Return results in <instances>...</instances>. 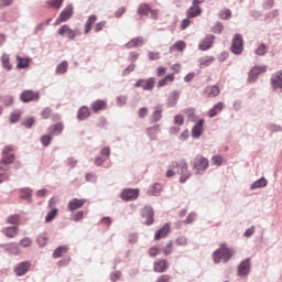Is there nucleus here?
Returning a JSON list of instances; mask_svg holds the SVG:
<instances>
[{
    "instance_id": "58836bf2",
    "label": "nucleus",
    "mask_w": 282,
    "mask_h": 282,
    "mask_svg": "<svg viewBox=\"0 0 282 282\" xmlns=\"http://www.w3.org/2000/svg\"><path fill=\"white\" fill-rule=\"evenodd\" d=\"M254 54H257V56H265V54H268V45L265 43L258 45Z\"/></svg>"
},
{
    "instance_id": "f03ea898",
    "label": "nucleus",
    "mask_w": 282,
    "mask_h": 282,
    "mask_svg": "<svg viewBox=\"0 0 282 282\" xmlns=\"http://www.w3.org/2000/svg\"><path fill=\"white\" fill-rule=\"evenodd\" d=\"M14 151L12 145H6L2 150V160L0 161V184L3 180H8V169H10L9 164H12L15 160V155L10 153Z\"/></svg>"
},
{
    "instance_id": "4468645a",
    "label": "nucleus",
    "mask_w": 282,
    "mask_h": 282,
    "mask_svg": "<svg viewBox=\"0 0 282 282\" xmlns=\"http://www.w3.org/2000/svg\"><path fill=\"white\" fill-rule=\"evenodd\" d=\"M267 69L268 68L265 66H254L249 73V77H248L249 83H254L259 74H265Z\"/></svg>"
},
{
    "instance_id": "a18cd8bd",
    "label": "nucleus",
    "mask_w": 282,
    "mask_h": 282,
    "mask_svg": "<svg viewBox=\"0 0 282 282\" xmlns=\"http://www.w3.org/2000/svg\"><path fill=\"white\" fill-rule=\"evenodd\" d=\"M40 142L43 144V147H50V144H52V135H42Z\"/></svg>"
},
{
    "instance_id": "423d86ee",
    "label": "nucleus",
    "mask_w": 282,
    "mask_h": 282,
    "mask_svg": "<svg viewBox=\"0 0 282 282\" xmlns=\"http://www.w3.org/2000/svg\"><path fill=\"white\" fill-rule=\"evenodd\" d=\"M41 98V94L34 90H24L20 95V100L22 102H36Z\"/></svg>"
},
{
    "instance_id": "69168bd1",
    "label": "nucleus",
    "mask_w": 282,
    "mask_h": 282,
    "mask_svg": "<svg viewBox=\"0 0 282 282\" xmlns=\"http://www.w3.org/2000/svg\"><path fill=\"white\" fill-rule=\"evenodd\" d=\"M188 243V240L186 237H178L176 239V246H186Z\"/></svg>"
},
{
    "instance_id": "c756f323",
    "label": "nucleus",
    "mask_w": 282,
    "mask_h": 282,
    "mask_svg": "<svg viewBox=\"0 0 282 282\" xmlns=\"http://www.w3.org/2000/svg\"><path fill=\"white\" fill-rule=\"evenodd\" d=\"M91 116V112L89 111V108L87 106H83L79 108L77 112L78 120H87Z\"/></svg>"
},
{
    "instance_id": "f704fd0d",
    "label": "nucleus",
    "mask_w": 282,
    "mask_h": 282,
    "mask_svg": "<svg viewBox=\"0 0 282 282\" xmlns=\"http://www.w3.org/2000/svg\"><path fill=\"white\" fill-rule=\"evenodd\" d=\"M215 63L214 56H205L199 59L200 67H210Z\"/></svg>"
},
{
    "instance_id": "e2e57ef3",
    "label": "nucleus",
    "mask_w": 282,
    "mask_h": 282,
    "mask_svg": "<svg viewBox=\"0 0 282 282\" xmlns=\"http://www.w3.org/2000/svg\"><path fill=\"white\" fill-rule=\"evenodd\" d=\"M4 105L7 107H10V106L14 105V97H12L10 95L6 96L4 97Z\"/></svg>"
},
{
    "instance_id": "6ab92c4d",
    "label": "nucleus",
    "mask_w": 282,
    "mask_h": 282,
    "mask_svg": "<svg viewBox=\"0 0 282 282\" xmlns=\"http://www.w3.org/2000/svg\"><path fill=\"white\" fill-rule=\"evenodd\" d=\"M219 94H221V90L219 89V86H207L204 90V95L207 98H217V96H219Z\"/></svg>"
},
{
    "instance_id": "a19ab883",
    "label": "nucleus",
    "mask_w": 282,
    "mask_h": 282,
    "mask_svg": "<svg viewBox=\"0 0 282 282\" xmlns=\"http://www.w3.org/2000/svg\"><path fill=\"white\" fill-rule=\"evenodd\" d=\"M161 119H162V108L156 107L154 108L151 120L152 122H160Z\"/></svg>"
},
{
    "instance_id": "2eb2a0df",
    "label": "nucleus",
    "mask_w": 282,
    "mask_h": 282,
    "mask_svg": "<svg viewBox=\"0 0 282 282\" xmlns=\"http://www.w3.org/2000/svg\"><path fill=\"white\" fill-rule=\"evenodd\" d=\"M169 270V261L167 260H156L153 263V271L158 272L159 274H162L163 272H166Z\"/></svg>"
},
{
    "instance_id": "1a4fd4ad",
    "label": "nucleus",
    "mask_w": 282,
    "mask_h": 282,
    "mask_svg": "<svg viewBox=\"0 0 282 282\" xmlns=\"http://www.w3.org/2000/svg\"><path fill=\"white\" fill-rule=\"evenodd\" d=\"M30 268H32V262L23 261L14 267L13 272L17 274V276H23L30 272Z\"/></svg>"
},
{
    "instance_id": "9b49d317",
    "label": "nucleus",
    "mask_w": 282,
    "mask_h": 282,
    "mask_svg": "<svg viewBox=\"0 0 282 282\" xmlns=\"http://www.w3.org/2000/svg\"><path fill=\"white\" fill-rule=\"evenodd\" d=\"M134 87H141L144 91H151L155 87V78L150 77L148 79H139L134 84Z\"/></svg>"
},
{
    "instance_id": "7c9ffc66",
    "label": "nucleus",
    "mask_w": 282,
    "mask_h": 282,
    "mask_svg": "<svg viewBox=\"0 0 282 282\" xmlns=\"http://www.w3.org/2000/svg\"><path fill=\"white\" fill-rule=\"evenodd\" d=\"M68 250L69 248H67V246L57 247L53 252V259H61V257H65Z\"/></svg>"
},
{
    "instance_id": "7ed1b4c3",
    "label": "nucleus",
    "mask_w": 282,
    "mask_h": 282,
    "mask_svg": "<svg viewBox=\"0 0 282 282\" xmlns=\"http://www.w3.org/2000/svg\"><path fill=\"white\" fill-rule=\"evenodd\" d=\"M234 254L235 251L228 248V245L223 243L220 245V248L214 252L213 259L215 263H221V260L224 261V263H228Z\"/></svg>"
},
{
    "instance_id": "412c9836",
    "label": "nucleus",
    "mask_w": 282,
    "mask_h": 282,
    "mask_svg": "<svg viewBox=\"0 0 282 282\" xmlns=\"http://www.w3.org/2000/svg\"><path fill=\"white\" fill-rule=\"evenodd\" d=\"M141 215L145 220V224L147 226H151L153 225V216H154V213H153V208L151 207H144L141 212Z\"/></svg>"
},
{
    "instance_id": "052dcab7",
    "label": "nucleus",
    "mask_w": 282,
    "mask_h": 282,
    "mask_svg": "<svg viewBox=\"0 0 282 282\" xmlns=\"http://www.w3.org/2000/svg\"><path fill=\"white\" fill-rule=\"evenodd\" d=\"M174 124H178V127H182V124H184V116L176 115L174 117Z\"/></svg>"
},
{
    "instance_id": "2f4dec72",
    "label": "nucleus",
    "mask_w": 282,
    "mask_h": 282,
    "mask_svg": "<svg viewBox=\"0 0 282 282\" xmlns=\"http://www.w3.org/2000/svg\"><path fill=\"white\" fill-rule=\"evenodd\" d=\"M17 62L18 69H25V67H29L30 65V57H21L17 55Z\"/></svg>"
},
{
    "instance_id": "603ef678",
    "label": "nucleus",
    "mask_w": 282,
    "mask_h": 282,
    "mask_svg": "<svg viewBox=\"0 0 282 282\" xmlns=\"http://www.w3.org/2000/svg\"><path fill=\"white\" fill-rule=\"evenodd\" d=\"M171 274H161L154 282H171Z\"/></svg>"
},
{
    "instance_id": "bf43d9fd",
    "label": "nucleus",
    "mask_w": 282,
    "mask_h": 282,
    "mask_svg": "<svg viewBox=\"0 0 282 282\" xmlns=\"http://www.w3.org/2000/svg\"><path fill=\"white\" fill-rule=\"evenodd\" d=\"M34 122H36L34 117H29L24 120L23 124H24V127H26V129H30V128H32V124H34Z\"/></svg>"
},
{
    "instance_id": "c85d7f7f",
    "label": "nucleus",
    "mask_w": 282,
    "mask_h": 282,
    "mask_svg": "<svg viewBox=\"0 0 282 282\" xmlns=\"http://www.w3.org/2000/svg\"><path fill=\"white\" fill-rule=\"evenodd\" d=\"M184 50H186V42L181 40L170 47V54H173L174 52H184Z\"/></svg>"
},
{
    "instance_id": "4c0bfd02",
    "label": "nucleus",
    "mask_w": 282,
    "mask_h": 282,
    "mask_svg": "<svg viewBox=\"0 0 282 282\" xmlns=\"http://www.w3.org/2000/svg\"><path fill=\"white\" fill-rule=\"evenodd\" d=\"M175 80V76L173 74L166 75L163 79L159 80L158 87H164L169 85V83H173Z\"/></svg>"
},
{
    "instance_id": "39448f33",
    "label": "nucleus",
    "mask_w": 282,
    "mask_h": 282,
    "mask_svg": "<svg viewBox=\"0 0 282 282\" xmlns=\"http://www.w3.org/2000/svg\"><path fill=\"white\" fill-rule=\"evenodd\" d=\"M192 166L196 173H204V171H206V169L209 166L208 159L197 155L192 162Z\"/></svg>"
},
{
    "instance_id": "79ce46f5",
    "label": "nucleus",
    "mask_w": 282,
    "mask_h": 282,
    "mask_svg": "<svg viewBox=\"0 0 282 282\" xmlns=\"http://www.w3.org/2000/svg\"><path fill=\"white\" fill-rule=\"evenodd\" d=\"M147 133H148V135H150V138H155V135H158V133H160V124L148 128Z\"/></svg>"
},
{
    "instance_id": "5fc2aeb1",
    "label": "nucleus",
    "mask_w": 282,
    "mask_h": 282,
    "mask_svg": "<svg viewBox=\"0 0 282 282\" xmlns=\"http://www.w3.org/2000/svg\"><path fill=\"white\" fill-rule=\"evenodd\" d=\"M84 216H85V212L79 210L72 215V219L73 221H80V219H83Z\"/></svg>"
},
{
    "instance_id": "c03bdc74",
    "label": "nucleus",
    "mask_w": 282,
    "mask_h": 282,
    "mask_svg": "<svg viewBox=\"0 0 282 282\" xmlns=\"http://www.w3.org/2000/svg\"><path fill=\"white\" fill-rule=\"evenodd\" d=\"M57 215H58L57 208H54L53 210H51L45 217L46 224H50V221H52Z\"/></svg>"
},
{
    "instance_id": "72a5a7b5",
    "label": "nucleus",
    "mask_w": 282,
    "mask_h": 282,
    "mask_svg": "<svg viewBox=\"0 0 282 282\" xmlns=\"http://www.w3.org/2000/svg\"><path fill=\"white\" fill-rule=\"evenodd\" d=\"M137 12L140 17H147V14L151 12V6L147 3H141Z\"/></svg>"
},
{
    "instance_id": "09e8293b",
    "label": "nucleus",
    "mask_w": 282,
    "mask_h": 282,
    "mask_svg": "<svg viewBox=\"0 0 282 282\" xmlns=\"http://www.w3.org/2000/svg\"><path fill=\"white\" fill-rule=\"evenodd\" d=\"M41 117L43 118V120H50V118H52V109L44 108L41 112Z\"/></svg>"
},
{
    "instance_id": "ea45409f",
    "label": "nucleus",
    "mask_w": 282,
    "mask_h": 282,
    "mask_svg": "<svg viewBox=\"0 0 282 282\" xmlns=\"http://www.w3.org/2000/svg\"><path fill=\"white\" fill-rule=\"evenodd\" d=\"M63 1L65 0H48L46 4L48 6V8H52L53 10H61Z\"/></svg>"
},
{
    "instance_id": "f3484780",
    "label": "nucleus",
    "mask_w": 282,
    "mask_h": 282,
    "mask_svg": "<svg viewBox=\"0 0 282 282\" xmlns=\"http://www.w3.org/2000/svg\"><path fill=\"white\" fill-rule=\"evenodd\" d=\"M170 232H171V226L169 224L163 225V227L156 230L154 235L155 241H160V239H164L169 237Z\"/></svg>"
},
{
    "instance_id": "bb28decb",
    "label": "nucleus",
    "mask_w": 282,
    "mask_h": 282,
    "mask_svg": "<svg viewBox=\"0 0 282 282\" xmlns=\"http://www.w3.org/2000/svg\"><path fill=\"white\" fill-rule=\"evenodd\" d=\"M187 19H195V17H199L202 14V8L199 6L193 4L186 12Z\"/></svg>"
},
{
    "instance_id": "4be33fe9",
    "label": "nucleus",
    "mask_w": 282,
    "mask_h": 282,
    "mask_svg": "<svg viewBox=\"0 0 282 282\" xmlns=\"http://www.w3.org/2000/svg\"><path fill=\"white\" fill-rule=\"evenodd\" d=\"M273 89H282V70L275 73L271 78Z\"/></svg>"
},
{
    "instance_id": "c9c22d12",
    "label": "nucleus",
    "mask_w": 282,
    "mask_h": 282,
    "mask_svg": "<svg viewBox=\"0 0 282 282\" xmlns=\"http://www.w3.org/2000/svg\"><path fill=\"white\" fill-rule=\"evenodd\" d=\"M265 186H268V181L265 177H261L252 183L251 191H254V188H265Z\"/></svg>"
},
{
    "instance_id": "cd10ccee",
    "label": "nucleus",
    "mask_w": 282,
    "mask_h": 282,
    "mask_svg": "<svg viewBox=\"0 0 282 282\" xmlns=\"http://www.w3.org/2000/svg\"><path fill=\"white\" fill-rule=\"evenodd\" d=\"M2 232L9 239H14V237H17V235H19V227H6V228H3Z\"/></svg>"
},
{
    "instance_id": "ddd939ff",
    "label": "nucleus",
    "mask_w": 282,
    "mask_h": 282,
    "mask_svg": "<svg viewBox=\"0 0 282 282\" xmlns=\"http://www.w3.org/2000/svg\"><path fill=\"white\" fill-rule=\"evenodd\" d=\"M85 204H87L86 199L73 198L68 202L67 208L70 213H74V210H78L79 208H83Z\"/></svg>"
},
{
    "instance_id": "393cba45",
    "label": "nucleus",
    "mask_w": 282,
    "mask_h": 282,
    "mask_svg": "<svg viewBox=\"0 0 282 282\" xmlns=\"http://www.w3.org/2000/svg\"><path fill=\"white\" fill-rule=\"evenodd\" d=\"M0 61L3 69H6L7 72H12L14 66L11 64L10 56L7 53H3L1 55Z\"/></svg>"
},
{
    "instance_id": "473e14b6",
    "label": "nucleus",
    "mask_w": 282,
    "mask_h": 282,
    "mask_svg": "<svg viewBox=\"0 0 282 282\" xmlns=\"http://www.w3.org/2000/svg\"><path fill=\"white\" fill-rule=\"evenodd\" d=\"M96 21H98V17L96 15H90L88 18L85 24L84 34H89V32H91V26L94 25V23H96Z\"/></svg>"
},
{
    "instance_id": "f8f14e48",
    "label": "nucleus",
    "mask_w": 282,
    "mask_h": 282,
    "mask_svg": "<svg viewBox=\"0 0 282 282\" xmlns=\"http://www.w3.org/2000/svg\"><path fill=\"white\" fill-rule=\"evenodd\" d=\"M74 15V7L72 4H68L61 13L57 19L61 23H65L69 21L70 17Z\"/></svg>"
},
{
    "instance_id": "f257e3e1",
    "label": "nucleus",
    "mask_w": 282,
    "mask_h": 282,
    "mask_svg": "<svg viewBox=\"0 0 282 282\" xmlns=\"http://www.w3.org/2000/svg\"><path fill=\"white\" fill-rule=\"evenodd\" d=\"M173 169H177V174L181 175L180 176L181 184H185V182L193 175V173L188 171V162H186V160L184 159L172 162L171 170L166 171V177L175 176V171H173Z\"/></svg>"
},
{
    "instance_id": "a211bd4d",
    "label": "nucleus",
    "mask_w": 282,
    "mask_h": 282,
    "mask_svg": "<svg viewBox=\"0 0 282 282\" xmlns=\"http://www.w3.org/2000/svg\"><path fill=\"white\" fill-rule=\"evenodd\" d=\"M144 45V37L138 36V37H132L126 45L124 47L127 50H133L134 47H142Z\"/></svg>"
},
{
    "instance_id": "8fccbe9b",
    "label": "nucleus",
    "mask_w": 282,
    "mask_h": 282,
    "mask_svg": "<svg viewBox=\"0 0 282 282\" xmlns=\"http://www.w3.org/2000/svg\"><path fill=\"white\" fill-rule=\"evenodd\" d=\"M65 72H67V62H62L57 68H56V73L57 74H65Z\"/></svg>"
},
{
    "instance_id": "3c124183",
    "label": "nucleus",
    "mask_w": 282,
    "mask_h": 282,
    "mask_svg": "<svg viewBox=\"0 0 282 282\" xmlns=\"http://www.w3.org/2000/svg\"><path fill=\"white\" fill-rule=\"evenodd\" d=\"M19 219H21V217L19 215H11L7 218V224L17 225V224H19Z\"/></svg>"
},
{
    "instance_id": "13d9d810",
    "label": "nucleus",
    "mask_w": 282,
    "mask_h": 282,
    "mask_svg": "<svg viewBox=\"0 0 282 282\" xmlns=\"http://www.w3.org/2000/svg\"><path fill=\"white\" fill-rule=\"evenodd\" d=\"M138 116L141 119L147 118V116H149V108H147V107L140 108L139 111H138Z\"/></svg>"
},
{
    "instance_id": "0eeeda50",
    "label": "nucleus",
    "mask_w": 282,
    "mask_h": 282,
    "mask_svg": "<svg viewBox=\"0 0 282 282\" xmlns=\"http://www.w3.org/2000/svg\"><path fill=\"white\" fill-rule=\"evenodd\" d=\"M140 197V189L138 188H126L121 193V199L123 202H133Z\"/></svg>"
},
{
    "instance_id": "37998d69",
    "label": "nucleus",
    "mask_w": 282,
    "mask_h": 282,
    "mask_svg": "<svg viewBox=\"0 0 282 282\" xmlns=\"http://www.w3.org/2000/svg\"><path fill=\"white\" fill-rule=\"evenodd\" d=\"M20 197H21V199H30V197H32V189L22 188L20 191Z\"/></svg>"
},
{
    "instance_id": "20e7f679",
    "label": "nucleus",
    "mask_w": 282,
    "mask_h": 282,
    "mask_svg": "<svg viewBox=\"0 0 282 282\" xmlns=\"http://www.w3.org/2000/svg\"><path fill=\"white\" fill-rule=\"evenodd\" d=\"M57 34L59 36H66L69 41H74L76 36L80 35V30H72L69 24H64L59 26V29L57 30Z\"/></svg>"
},
{
    "instance_id": "dca6fc26",
    "label": "nucleus",
    "mask_w": 282,
    "mask_h": 282,
    "mask_svg": "<svg viewBox=\"0 0 282 282\" xmlns=\"http://www.w3.org/2000/svg\"><path fill=\"white\" fill-rule=\"evenodd\" d=\"M91 111H94V113H98L100 111H105V109H107V100L105 99H97L95 100L91 106H90Z\"/></svg>"
},
{
    "instance_id": "680f3d73",
    "label": "nucleus",
    "mask_w": 282,
    "mask_h": 282,
    "mask_svg": "<svg viewBox=\"0 0 282 282\" xmlns=\"http://www.w3.org/2000/svg\"><path fill=\"white\" fill-rule=\"evenodd\" d=\"M220 17L223 19H230V17H232V12L230 11V9H225L220 12Z\"/></svg>"
},
{
    "instance_id": "9d476101",
    "label": "nucleus",
    "mask_w": 282,
    "mask_h": 282,
    "mask_svg": "<svg viewBox=\"0 0 282 282\" xmlns=\"http://www.w3.org/2000/svg\"><path fill=\"white\" fill-rule=\"evenodd\" d=\"M214 43H215V35L207 34L198 44V50H200V52H206L210 50V47H213Z\"/></svg>"
},
{
    "instance_id": "338daca9",
    "label": "nucleus",
    "mask_w": 282,
    "mask_h": 282,
    "mask_svg": "<svg viewBox=\"0 0 282 282\" xmlns=\"http://www.w3.org/2000/svg\"><path fill=\"white\" fill-rule=\"evenodd\" d=\"M105 25H107V21H101L95 25V32H101L104 30Z\"/></svg>"
},
{
    "instance_id": "0e129e2a",
    "label": "nucleus",
    "mask_w": 282,
    "mask_h": 282,
    "mask_svg": "<svg viewBox=\"0 0 282 282\" xmlns=\"http://www.w3.org/2000/svg\"><path fill=\"white\" fill-rule=\"evenodd\" d=\"M171 252H173V243L170 242L167 246H165L163 248V254L167 256L171 254Z\"/></svg>"
},
{
    "instance_id": "de8ad7c7",
    "label": "nucleus",
    "mask_w": 282,
    "mask_h": 282,
    "mask_svg": "<svg viewBox=\"0 0 282 282\" xmlns=\"http://www.w3.org/2000/svg\"><path fill=\"white\" fill-rule=\"evenodd\" d=\"M19 120H21V111L15 110L10 116V122L14 123V122H19Z\"/></svg>"
},
{
    "instance_id": "e433bc0d",
    "label": "nucleus",
    "mask_w": 282,
    "mask_h": 282,
    "mask_svg": "<svg viewBox=\"0 0 282 282\" xmlns=\"http://www.w3.org/2000/svg\"><path fill=\"white\" fill-rule=\"evenodd\" d=\"M148 193L154 196L160 195V193H162V184L155 183L154 185L150 186Z\"/></svg>"
},
{
    "instance_id": "49530a36",
    "label": "nucleus",
    "mask_w": 282,
    "mask_h": 282,
    "mask_svg": "<svg viewBox=\"0 0 282 282\" xmlns=\"http://www.w3.org/2000/svg\"><path fill=\"white\" fill-rule=\"evenodd\" d=\"M37 243L42 248L47 246V234H42L37 237Z\"/></svg>"
},
{
    "instance_id": "5701e85b",
    "label": "nucleus",
    "mask_w": 282,
    "mask_h": 282,
    "mask_svg": "<svg viewBox=\"0 0 282 282\" xmlns=\"http://www.w3.org/2000/svg\"><path fill=\"white\" fill-rule=\"evenodd\" d=\"M63 129H65V126L63 122H58L48 127V133L51 135H61V133H63Z\"/></svg>"
},
{
    "instance_id": "aec40b11",
    "label": "nucleus",
    "mask_w": 282,
    "mask_h": 282,
    "mask_svg": "<svg viewBox=\"0 0 282 282\" xmlns=\"http://www.w3.org/2000/svg\"><path fill=\"white\" fill-rule=\"evenodd\" d=\"M225 107L226 105L221 101L215 104L207 112L208 118H215V116H218L219 112L224 111Z\"/></svg>"
},
{
    "instance_id": "6e6552de",
    "label": "nucleus",
    "mask_w": 282,
    "mask_h": 282,
    "mask_svg": "<svg viewBox=\"0 0 282 282\" xmlns=\"http://www.w3.org/2000/svg\"><path fill=\"white\" fill-rule=\"evenodd\" d=\"M231 52L232 54H241V52H243V37L241 36V34H236L234 36Z\"/></svg>"
},
{
    "instance_id": "864d4df0",
    "label": "nucleus",
    "mask_w": 282,
    "mask_h": 282,
    "mask_svg": "<svg viewBox=\"0 0 282 282\" xmlns=\"http://www.w3.org/2000/svg\"><path fill=\"white\" fill-rule=\"evenodd\" d=\"M20 246L22 248H30V246H32V239L31 238H23L22 240H20Z\"/></svg>"
},
{
    "instance_id": "a878e982",
    "label": "nucleus",
    "mask_w": 282,
    "mask_h": 282,
    "mask_svg": "<svg viewBox=\"0 0 282 282\" xmlns=\"http://www.w3.org/2000/svg\"><path fill=\"white\" fill-rule=\"evenodd\" d=\"M204 129V119L198 120V122L192 129V138H199Z\"/></svg>"
},
{
    "instance_id": "4d7b16f0",
    "label": "nucleus",
    "mask_w": 282,
    "mask_h": 282,
    "mask_svg": "<svg viewBox=\"0 0 282 282\" xmlns=\"http://www.w3.org/2000/svg\"><path fill=\"white\" fill-rule=\"evenodd\" d=\"M212 162L215 166H221V162H223V159H221V155L217 154V155H214L212 158Z\"/></svg>"
},
{
    "instance_id": "774afa93",
    "label": "nucleus",
    "mask_w": 282,
    "mask_h": 282,
    "mask_svg": "<svg viewBox=\"0 0 282 282\" xmlns=\"http://www.w3.org/2000/svg\"><path fill=\"white\" fill-rule=\"evenodd\" d=\"M149 254H150V257H155L156 254H160V248H158V247L150 248Z\"/></svg>"
},
{
    "instance_id": "b1692460",
    "label": "nucleus",
    "mask_w": 282,
    "mask_h": 282,
    "mask_svg": "<svg viewBox=\"0 0 282 282\" xmlns=\"http://www.w3.org/2000/svg\"><path fill=\"white\" fill-rule=\"evenodd\" d=\"M250 272V260H243L239 265H238V274L239 276H246Z\"/></svg>"
},
{
    "instance_id": "6e6d98bb",
    "label": "nucleus",
    "mask_w": 282,
    "mask_h": 282,
    "mask_svg": "<svg viewBox=\"0 0 282 282\" xmlns=\"http://www.w3.org/2000/svg\"><path fill=\"white\" fill-rule=\"evenodd\" d=\"M148 58L149 61H160V52H149Z\"/></svg>"
}]
</instances>
